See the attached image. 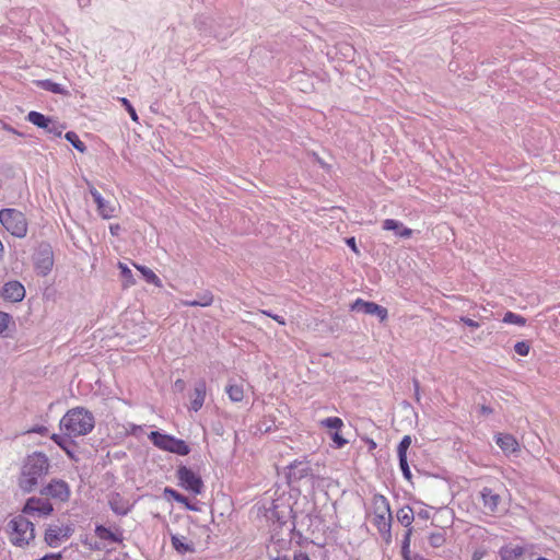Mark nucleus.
<instances>
[{"label": "nucleus", "instance_id": "1", "mask_svg": "<svg viewBox=\"0 0 560 560\" xmlns=\"http://www.w3.org/2000/svg\"><path fill=\"white\" fill-rule=\"evenodd\" d=\"M50 464L44 453L35 452L26 457L19 478V486L24 492H32L49 471Z\"/></svg>", "mask_w": 560, "mask_h": 560}, {"label": "nucleus", "instance_id": "2", "mask_svg": "<svg viewBox=\"0 0 560 560\" xmlns=\"http://www.w3.org/2000/svg\"><path fill=\"white\" fill-rule=\"evenodd\" d=\"M94 416L83 407L70 409L60 420V430L68 438L86 435L94 429Z\"/></svg>", "mask_w": 560, "mask_h": 560}, {"label": "nucleus", "instance_id": "3", "mask_svg": "<svg viewBox=\"0 0 560 560\" xmlns=\"http://www.w3.org/2000/svg\"><path fill=\"white\" fill-rule=\"evenodd\" d=\"M373 524L386 541L390 540L392 513L388 500L382 494H375L372 499Z\"/></svg>", "mask_w": 560, "mask_h": 560}, {"label": "nucleus", "instance_id": "4", "mask_svg": "<svg viewBox=\"0 0 560 560\" xmlns=\"http://www.w3.org/2000/svg\"><path fill=\"white\" fill-rule=\"evenodd\" d=\"M8 527L10 529V541L14 546L24 547L35 538L34 524L25 515L13 517Z\"/></svg>", "mask_w": 560, "mask_h": 560}, {"label": "nucleus", "instance_id": "5", "mask_svg": "<svg viewBox=\"0 0 560 560\" xmlns=\"http://www.w3.org/2000/svg\"><path fill=\"white\" fill-rule=\"evenodd\" d=\"M0 223L13 236L23 238L27 234V220L23 212L13 208L0 210Z\"/></svg>", "mask_w": 560, "mask_h": 560}, {"label": "nucleus", "instance_id": "6", "mask_svg": "<svg viewBox=\"0 0 560 560\" xmlns=\"http://www.w3.org/2000/svg\"><path fill=\"white\" fill-rule=\"evenodd\" d=\"M149 439L156 447L164 451H168L178 455H187L190 452V448L185 441L168 434L152 431L149 434Z\"/></svg>", "mask_w": 560, "mask_h": 560}, {"label": "nucleus", "instance_id": "7", "mask_svg": "<svg viewBox=\"0 0 560 560\" xmlns=\"http://www.w3.org/2000/svg\"><path fill=\"white\" fill-rule=\"evenodd\" d=\"M34 267L39 276H47L54 266V253L48 244H42L33 257Z\"/></svg>", "mask_w": 560, "mask_h": 560}, {"label": "nucleus", "instance_id": "8", "mask_svg": "<svg viewBox=\"0 0 560 560\" xmlns=\"http://www.w3.org/2000/svg\"><path fill=\"white\" fill-rule=\"evenodd\" d=\"M176 475L179 480V485L183 488L192 492L194 494H200L202 492L203 482L200 476L194 472L190 468L180 466L177 469Z\"/></svg>", "mask_w": 560, "mask_h": 560}, {"label": "nucleus", "instance_id": "9", "mask_svg": "<svg viewBox=\"0 0 560 560\" xmlns=\"http://www.w3.org/2000/svg\"><path fill=\"white\" fill-rule=\"evenodd\" d=\"M54 511L52 504L48 499L32 497L25 502L22 510L24 515L46 517Z\"/></svg>", "mask_w": 560, "mask_h": 560}, {"label": "nucleus", "instance_id": "10", "mask_svg": "<svg viewBox=\"0 0 560 560\" xmlns=\"http://www.w3.org/2000/svg\"><path fill=\"white\" fill-rule=\"evenodd\" d=\"M40 493L61 502H66L70 497V488L66 481L60 479H52L46 487L40 490Z\"/></svg>", "mask_w": 560, "mask_h": 560}, {"label": "nucleus", "instance_id": "11", "mask_svg": "<svg viewBox=\"0 0 560 560\" xmlns=\"http://www.w3.org/2000/svg\"><path fill=\"white\" fill-rule=\"evenodd\" d=\"M351 310L358 313L375 315L382 322L387 318V310L374 302H368L362 299L355 300V302L351 305Z\"/></svg>", "mask_w": 560, "mask_h": 560}, {"label": "nucleus", "instance_id": "12", "mask_svg": "<svg viewBox=\"0 0 560 560\" xmlns=\"http://www.w3.org/2000/svg\"><path fill=\"white\" fill-rule=\"evenodd\" d=\"M1 296L10 302H20L25 296V288L19 281H9L2 287Z\"/></svg>", "mask_w": 560, "mask_h": 560}, {"label": "nucleus", "instance_id": "13", "mask_svg": "<svg viewBox=\"0 0 560 560\" xmlns=\"http://www.w3.org/2000/svg\"><path fill=\"white\" fill-rule=\"evenodd\" d=\"M69 536V527L49 526L45 533V541L48 546L56 548L62 539H67Z\"/></svg>", "mask_w": 560, "mask_h": 560}, {"label": "nucleus", "instance_id": "14", "mask_svg": "<svg viewBox=\"0 0 560 560\" xmlns=\"http://www.w3.org/2000/svg\"><path fill=\"white\" fill-rule=\"evenodd\" d=\"M483 509L487 513H494L498 510L501 498L491 488L485 487L480 491Z\"/></svg>", "mask_w": 560, "mask_h": 560}, {"label": "nucleus", "instance_id": "15", "mask_svg": "<svg viewBox=\"0 0 560 560\" xmlns=\"http://www.w3.org/2000/svg\"><path fill=\"white\" fill-rule=\"evenodd\" d=\"M312 475V468L308 462L294 460L289 466V477L294 480H301Z\"/></svg>", "mask_w": 560, "mask_h": 560}, {"label": "nucleus", "instance_id": "16", "mask_svg": "<svg viewBox=\"0 0 560 560\" xmlns=\"http://www.w3.org/2000/svg\"><path fill=\"white\" fill-rule=\"evenodd\" d=\"M173 548L180 555L194 553L196 551L195 544L185 536L171 534Z\"/></svg>", "mask_w": 560, "mask_h": 560}, {"label": "nucleus", "instance_id": "17", "mask_svg": "<svg viewBox=\"0 0 560 560\" xmlns=\"http://www.w3.org/2000/svg\"><path fill=\"white\" fill-rule=\"evenodd\" d=\"M206 398V382L205 381H198L195 384L194 393L191 395L190 400V410L197 412L201 409Z\"/></svg>", "mask_w": 560, "mask_h": 560}, {"label": "nucleus", "instance_id": "18", "mask_svg": "<svg viewBox=\"0 0 560 560\" xmlns=\"http://www.w3.org/2000/svg\"><path fill=\"white\" fill-rule=\"evenodd\" d=\"M383 230L393 231L395 235L409 238L412 235V230L406 228L400 221L394 219H386L383 221Z\"/></svg>", "mask_w": 560, "mask_h": 560}, {"label": "nucleus", "instance_id": "19", "mask_svg": "<svg viewBox=\"0 0 560 560\" xmlns=\"http://www.w3.org/2000/svg\"><path fill=\"white\" fill-rule=\"evenodd\" d=\"M95 535L102 540H108L114 544H119L124 539V535L120 529L112 530L103 525H97L95 527Z\"/></svg>", "mask_w": 560, "mask_h": 560}, {"label": "nucleus", "instance_id": "20", "mask_svg": "<svg viewBox=\"0 0 560 560\" xmlns=\"http://www.w3.org/2000/svg\"><path fill=\"white\" fill-rule=\"evenodd\" d=\"M495 442L498 446L504 452V453H514L518 448V443L515 440L514 436L511 434H498L495 438Z\"/></svg>", "mask_w": 560, "mask_h": 560}, {"label": "nucleus", "instance_id": "21", "mask_svg": "<svg viewBox=\"0 0 560 560\" xmlns=\"http://www.w3.org/2000/svg\"><path fill=\"white\" fill-rule=\"evenodd\" d=\"M213 303V294L210 291H203L198 294V299L196 300H184L180 301V304L184 306H201L207 307Z\"/></svg>", "mask_w": 560, "mask_h": 560}, {"label": "nucleus", "instance_id": "22", "mask_svg": "<svg viewBox=\"0 0 560 560\" xmlns=\"http://www.w3.org/2000/svg\"><path fill=\"white\" fill-rule=\"evenodd\" d=\"M413 518H415L413 510L410 506H408V505L402 506L401 509H399L397 511V520H398V522L402 526L407 527V529L412 528L411 524L413 522Z\"/></svg>", "mask_w": 560, "mask_h": 560}, {"label": "nucleus", "instance_id": "23", "mask_svg": "<svg viewBox=\"0 0 560 560\" xmlns=\"http://www.w3.org/2000/svg\"><path fill=\"white\" fill-rule=\"evenodd\" d=\"M225 393L228 394L231 401L240 402L244 398V386L243 384L230 383L225 387Z\"/></svg>", "mask_w": 560, "mask_h": 560}, {"label": "nucleus", "instance_id": "24", "mask_svg": "<svg viewBox=\"0 0 560 560\" xmlns=\"http://www.w3.org/2000/svg\"><path fill=\"white\" fill-rule=\"evenodd\" d=\"M27 121L32 122L33 125L37 126L38 128H48L49 127V117H46L42 113L38 112H30L26 117Z\"/></svg>", "mask_w": 560, "mask_h": 560}, {"label": "nucleus", "instance_id": "25", "mask_svg": "<svg viewBox=\"0 0 560 560\" xmlns=\"http://www.w3.org/2000/svg\"><path fill=\"white\" fill-rule=\"evenodd\" d=\"M36 84L40 89H43L45 91L52 92L55 94H66L67 93V91L65 90V88L61 84L56 83L51 80H39L36 82Z\"/></svg>", "mask_w": 560, "mask_h": 560}, {"label": "nucleus", "instance_id": "26", "mask_svg": "<svg viewBox=\"0 0 560 560\" xmlns=\"http://www.w3.org/2000/svg\"><path fill=\"white\" fill-rule=\"evenodd\" d=\"M137 269L142 273L143 278L148 283H152L156 287H162L161 279L148 267L144 266H136Z\"/></svg>", "mask_w": 560, "mask_h": 560}, {"label": "nucleus", "instance_id": "27", "mask_svg": "<svg viewBox=\"0 0 560 560\" xmlns=\"http://www.w3.org/2000/svg\"><path fill=\"white\" fill-rule=\"evenodd\" d=\"M51 440L61 447L70 457H72V452L70 451L71 442L69 441V438L60 434H52Z\"/></svg>", "mask_w": 560, "mask_h": 560}, {"label": "nucleus", "instance_id": "28", "mask_svg": "<svg viewBox=\"0 0 560 560\" xmlns=\"http://www.w3.org/2000/svg\"><path fill=\"white\" fill-rule=\"evenodd\" d=\"M97 210L104 219H110L115 215L116 206L113 202L105 200L100 207H97Z\"/></svg>", "mask_w": 560, "mask_h": 560}, {"label": "nucleus", "instance_id": "29", "mask_svg": "<svg viewBox=\"0 0 560 560\" xmlns=\"http://www.w3.org/2000/svg\"><path fill=\"white\" fill-rule=\"evenodd\" d=\"M65 138L79 151V152H85L86 145L84 142H82L79 138V136L74 131H68L65 136Z\"/></svg>", "mask_w": 560, "mask_h": 560}, {"label": "nucleus", "instance_id": "30", "mask_svg": "<svg viewBox=\"0 0 560 560\" xmlns=\"http://www.w3.org/2000/svg\"><path fill=\"white\" fill-rule=\"evenodd\" d=\"M503 323L505 324H513V325H517V326H524L526 324V318L516 314V313H513V312H506L503 316V319H502Z\"/></svg>", "mask_w": 560, "mask_h": 560}, {"label": "nucleus", "instance_id": "31", "mask_svg": "<svg viewBox=\"0 0 560 560\" xmlns=\"http://www.w3.org/2000/svg\"><path fill=\"white\" fill-rule=\"evenodd\" d=\"M523 555L522 547L504 548L501 550L502 560H512Z\"/></svg>", "mask_w": 560, "mask_h": 560}, {"label": "nucleus", "instance_id": "32", "mask_svg": "<svg viewBox=\"0 0 560 560\" xmlns=\"http://www.w3.org/2000/svg\"><path fill=\"white\" fill-rule=\"evenodd\" d=\"M165 493H167L170 497H172L174 499V501L180 503V504H184L187 509L189 510H195L190 504H189V500L188 498H186L185 495H183L182 493L177 492L176 490H173V489H168L166 488L165 489Z\"/></svg>", "mask_w": 560, "mask_h": 560}, {"label": "nucleus", "instance_id": "33", "mask_svg": "<svg viewBox=\"0 0 560 560\" xmlns=\"http://www.w3.org/2000/svg\"><path fill=\"white\" fill-rule=\"evenodd\" d=\"M119 269H120V275L125 281L124 285L129 287V285L135 284L132 271L128 268V266L122 262H119Z\"/></svg>", "mask_w": 560, "mask_h": 560}, {"label": "nucleus", "instance_id": "34", "mask_svg": "<svg viewBox=\"0 0 560 560\" xmlns=\"http://www.w3.org/2000/svg\"><path fill=\"white\" fill-rule=\"evenodd\" d=\"M429 542L434 548H439V547L443 546L444 542H445V535H444V533L443 532L432 533L429 536Z\"/></svg>", "mask_w": 560, "mask_h": 560}, {"label": "nucleus", "instance_id": "35", "mask_svg": "<svg viewBox=\"0 0 560 560\" xmlns=\"http://www.w3.org/2000/svg\"><path fill=\"white\" fill-rule=\"evenodd\" d=\"M530 350V343L527 340L518 341L514 345V351L522 357L528 355Z\"/></svg>", "mask_w": 560, "mask_h": 560}, {"label": "nucleus", "instance_id": "36", "mask_svg": "<svg viewBox=\"0 0 560 560\" xmlns=\"http://www.w3.org/2000/svg\"><path fill=\"white\" fill-rule=\"evenodd\" d=\"M322 424L329 429L339 430L343 425V422L338 417H329L323 420Z\"/></svg>", "mask_w": 560, "mask_h": 560}, {"label": "nucleus", "instance_id": "37", "mask_svg": "<svg viewBox=\"0 0 560 560\" xmlns=\"http://www.w3.org/2000/svg\"><path fill=\"white\" fill-rule=\"evenodd\" d=\"M398 458H399V467H400V469L402 471L404 477L407 480H410L411 479V471H410V468H409V465H408L407 455L398 456Z\"/></svg>", "mask_w": 560, "mask_h": 560}, {"label": "nucleus", "instance_id": "38", "mask_svg": "<svg viewBox=\"0 0 560 560\" xmlns=\"http://www.w3.org/2000/svg\"><path fill=\"white\" fill-rule=\"evenodd\" d=\"M411 444V438L409 435H405L398 444L397 453L398 456L407 455V451Z\"/></svg>", "mask_w": 560, "mask_h": 560}, {"label": "nucleus", "instance_id": "39", "mask_svg": "<svg viewBox=\"0 0 560 560\" xmlns=\"http://www.w3.org/2000/svg\"><path fill=\"white\" fill-rule=\"evenodd\" d=\"M109 504H110L113 512L116 513L117 515H126L129 511L128 508L120 505L118 500L113 499V500H110Z\"/></svg>", "mask_w": 560, "mask_h": 560}, {"label": "nucleus", "instance_id": "40", "mask_svg": "<svg viewBox=\"0 0 560 560\" xmlns=\"http://www.w3.org/2000/svg\"><path fill=\"white\" fill-rule=\"evenodd\" d=\"M120 102H121L122 106L127 109V112L129 113L131 119L133 121H138V115H137L133 106L131 105V103L126 97H121Z\"/></svg>", "mask_w": 560, "mask_h": 560}, {"label": "nucleus", "instance_id": "41", "mask_svg": "<svg viewBox=\"0 0 560 560\" xmlns=\"http://www.w3.org/2000/svg\"><path fill=\"white\" fill-rule=\"evenodd\" d=\"M411 534H412V528L407 529L404 540H402L401 551L405 557H407V553L409 552Z\"/></svg>", "mask_w": 560, "mask_h": 560}, {"label": "nucleus", "instance_id": "42", "mask_svg": "<svg viewBox=\"0 0 560 560\" xmlns=\"http://www.w3.org/2000/svg\"><path fill=\"white\" fill-rule=\"evenodd\" d=\"M47 132L54 133L55 136H61V128L52 119L49 120V127L44 128Z\"/></svg>", "mask_w": 560, "mask_h": 560}, {"label": "nucleus", "instance_id": "43", "mask_svg": "<svg viewBox=\"0 0 560 560\" xmlns=\"http://www.w3.org/2000/svg\"><path fill=\"white\" fill-rule=\"evenodd\" d=\"M9 322H10L9 314H7L4 312H0V334H2L8 328Z\"/></svg>", "mask_w": 560, "mask_h": 560}, {"label": "nucleus", "instance_id": "44", "mask_svg": "<svg viewBox=\"0 0 560 560\" xmlns=\"http://www.w3.org/2000/svg\"><path fill=\"white\" fill-rule=\"evenodd\" d=\"M331 439H332L334 443L336 444V446L339 448H341L342 446H345L347 444V440L343 439L338 432H335L331 435Z\"/></svg>", "mask_w": 560, "mask_h": 560}, {"label": "nucleus", "instance_id": "45", "mask_svg": "<svg viewBox=\"0 0 560 560\" xmlns=\"http://www.w3.org/2000/svg\"><path fill=\"white\" fill-rule=\"evenodd\" d=\"M90 194L93 197V200L97 205V207H100L105 201V199L95 188L90 189Z\"/></svg>", "mask_w": 560, "mask_h": 560}, {"label": "nucleus", "instance_id": "46", "mask_svg": "<svg viewBox=\"0 0 560 560\" xmlns=\"http://www.w3.org/2000/svg\"><path fill=\"white\" fill-rule=\"evenodd\" d=\"M90 194L93 197V200L97 205V207H100L105 201V199L95 188L90 189Z\"/></svg>", "mask_w": 560, "mask_h": 560}, {"label": "nucleus", "instance_id": "47", "mask_svg": "<svg viewBox=\"0 0 560 560\" xmlns=\"http://www.w3.org/2000/svg\"><path fill=\"white\" fill-rule=\"evenodd\" d=\"M90 194L93 197V200L97 205V207H100L105 201V199L95 188L90 189Z\"/></svg>", "mask_w": 560, "mask_h": 560}, {"label": "nucleus", "instance_id": "48", "mask_svg": "<svg viewBox=\"0 0 560 560\" xmlns=\"http://www.w3.org/2000/svg\"><path fill=\"white\" fill-rule=\"evenodd\" d=\"M459 322L464 323L465 325L471 327V328H478L480 325L479 323L475 322L474 319L469 317L462 316L459 317Z\"/></svg>", "mask_w": 560, "mask_h": 560}, {"label": "nucleus", "instance_id": "49", "mask_svg": "<svg viewBox=\"0 0 560 560\" xmlns=\"http://www.w3.org/2000/svg\"><path fill=\"white\" fill-rule=\"evenodd\" d=\"M47 431H48L47 428L43 427V425L35 427L32 430H30V432L38 433V434H42V435L46 434Z\"/></svg>", "mask_w": 560, "mask_h": 560}, {"label": "nucleus", "instance_id": "50", "mask_svg": "<svg viewBox=\"0 0 560 560\" xmlns=\"http://www.w3.org/2000/svg\"><path fill=\"white\" fill-rule=\"evenodd\" d=\"M347 244L348 246L355 253H358V248H357V244H355V238L354 237H350L347 240Z\"/></svg>", "mask_w": 560, "mask_h": 560}, {"label": "nucleus", "instance_id": "51", "mask_svg": "<svg viewBox=\"0 0 560 560\" xmlns=\"http://www.w3.org/2000/svg\"><path fill=\"white\" fill-rule=\"evenodd\" d=\"M293 560H311V559L308 558V556L306 553L300 552V553L294 555Z\"/></svg>", "mask_w": 560, "mask_h": 560}, {"label": "nucleus", "instance_id": "52", "mask_svg": "<svg viewBox=\"0 0 560 560\" xmlns=\"http://www.w3.org/2000/svg\"><path fill=\"white\" fill-rule=\"evenodd\" d=\"M120 226L118 224H112L109 226V231L113 235H117L119 233Z\"/></svg>", "mask_w": 560, "mask_h": 560}, {"label": "nucleus", "instance_id": "53", "mask_svg": "<svg viewBox=\"0 0 560 560\" xmlns=\"http://www.w3.org/2000/svg\"><path fill=\"white\" fill-rule=\"evenodd\" d=\"M272 319L279 323L280 325H285V319L282 316L276 315L272 316Z\"/></svg>", "mask_w": 560, "mask_h": 560}, {"label": "nucleus", "instance_id": "54", "mask_svg": "<svg viewBox=\"0 0 560 560\" xmlns=\"http://www.w3.org/2000/svg\"><path fill=\"white\" fill-rule=\"evenodd\" d=\"M260 313L268 316V317H271L272 316H276V314L271 313L270 311H267V310H260Z\"/></svg>", "mask_w": 560, "mask_h": 560}, {"label": "nucleus", "instance_id": "55", "mask_svg": "<svg viewBox=\"0 0 560 560\" xmlns=\"http://www.w3.org/2000/svg\"><path fill=\"white\" fill-rule=\"evenodd\" d=\"M482 558V552L476 551L472 555V560H480Z\"/></svg>", "mask_w": 560, "mask_h": 560}, {"label": "nucleus", "instance_id": "56", "mask_svg": "<svg viewBox=\"0 0 560 560\" xmlns=\"http://www.w3.org/2000/svg\"><path fill=\"white\" fill-rule=\"evenodd\" d=\"M353 51H354V50H353V47H351V46H347V47H346V52H345V55H346L347 57H349V56H350V52H352V54H353Z\"/></svg>", "mask_w": 560, "mask_h": 560}, {"label": "nucleus", "instance_id": "57", "mask_svg": "<svg viewBox=\"0 0 560 560\" xmlns=\"http://www.w3.org/2000/svg\"><path fill=\"white\" fill-rule=\"evenodd\" d=\"M419 516H421V517H428V514H427V512H424V513H419Z\"/></svg>", "mask_w": 560, "mask_h": 560}, {"label": "nucleus", "instance_id": "58", "mask_svg": "<svg viewBox=\"0 0 560 560\" xmlns=\"http://www.w3.org/2000/svg\"><path fill=\"white\" fill-rule=\"evenodd\" d=\"M482 411H483V412H489V411H490V409H488L487 407H482Z\"/></svg>", "mask_w": 560, "mask_h": 560}, {"label": "nucleus", "instance_id": "59", "mask_svg": "<svg viewBox=\"0 0 560 560\" xmlns=\"http://www.w3.org/2000/svg\"><path fill=\"white\" fill-rule=\"evenodd\" d=\"M182 384H183L182 381H176L177 387H180Z\"/></svg>", "mask_w": 560, "mask_h": 560}, {"label": "nucleus", "instance_id": "60", "mask_svg": "<svg viewBox=\"0 0 560 560\" xmlns=\"http://www.w3.org/2000/svg\"><path fill=\"white\" fill-rule=\"evenodd\" d=\"M182 384H183L182 381H176L177 387H180Z\"/></svg>", "mask_w": 560, "mask_h": 560}, {"label": "nucleus", "instance_id": "61", "mask_svg": "<svg viewBox=\"0 0 560 560\" xmlns=\"http://www.w3.org/2000/svg\"><path fill=\"white\" fill-rule=\"evenodd\" d=\"M276 560H288L287 558H277Z\"/></svg>", "mask_w": 560, "mask_h": 560}]
</instances>
